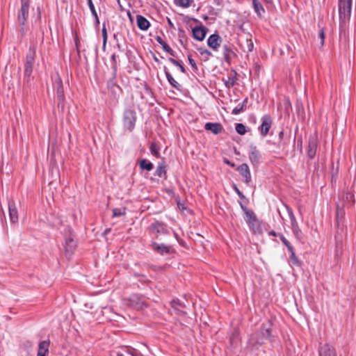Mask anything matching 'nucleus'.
Here are the masks:
<instances>
[{"instance_id":"f257e3e1","label":"nucleus","mask_w":356,"mask_h":356,"mask_svg":"<svg viewBox=\"0 0 356 356\" xmlns=\"http://www.w3.org/2000/svg\"><path fill=\"white\" fill-rule=\"evenodd\" d=\"M29 8L30 0H21V7L18 10L17 18L18 32L21 37H23L28 30L26 21L29 17Z\"/></svg>"},{"instance_id":"f03ea898","label":"nucleus","mask_w":356,"mask_h":356,"mask_svg":"<svg viewBox=\"0 0 356 356\" xmlns=\"http://www.w3.org/2000/svg\"><path fill=\"white\" fill-rule=\"evenodd\" d=\"M339 26L345 30L349 24L351 15L352 0H339Z\"/></svg>"},{"instance_id":"7ed1b4c3","label":"nucleus","mask_w":356,"mask_h":356,"mask_svg":"<svg viewBox=\"0 0 356 356\" xmlns=\"http://www.w3.org/2000/svg\"><path fill=\"white\" fill-rule=\"evenodd\" d=\"M270 329L262 325L259 331L253 333L250 339L249 343L252 346L261 345L264 343V341L270 337Z\"/></svg>"},{"instance_id":"20e7f679","label":"nucleus","mask_w":356,"mask_h":356,"mask_svg":"<svg viewBox=\"0 0 356 356\" xmlns=\"http://www.w3.org/2000/svg\"><path fill=\"white\" fill-rule=\"evenodd\" d=\"M36 54V45L32 44L29 47V52L26 56V62L24 65V77L27 81H29L30 77L33 72V65L35 60Z\"/></svg>"},{"instance_id":"39448f33","label":"nucleus","mask_w":356,"mask_h":356,"mask_svg":"<svg viewBox=\"0 0 356 356\" xmlns=\"http://www.w3.org/2000/svg\"><path fill=\"white\" fill-rule=\"evenodd\" d=\"M136 121V113L134 110L127 109L123 115V126L129 130L132 131L134 129Z\"/></svg>"},{"instance_id":"423d86ee","label":"nucleus","mask_w":356,"mask_h":356,"mask_svg":"<svg viewBox=\"0 0 356 356\" xmlns=\"http://www.w3.org/2000/svg\"><path fill=\"white\" fill-rule=\"evenodd\" d=\"M248 158L250 159L251 164L253 166H257L259 164L261 159V154L256 146H250Z\"/></svg>"},{"instance_id":"0eeeda50","label":"nucleus","mask_w":356,"mask_h":356,"mask_svg":"<svg viewBox=\"0 0 356 356\" xmlns=\"http://www.w3.org/2000/svg\"><path fill=\"white\" fill-rule=\"evenodd\" d=\"M273 120L269 115H265L261 118V124L259 127L260 133L263 136H266L271 127Z\"/></svg>"},{"instance_id":"6e6552de","label":"nucleus","mask_w":356,"mask_h":356,"mask_svg":"<svg viewBox=\"0 0 356 356\" xmlns=\"http://www.w3.org/2000/svg\"><path fill=\"white\" fill-rule=\"evenodd\" d=\"M221 42V37L216 33L211 35L207 39V45L215 51L218 50Z\"/></svg>"},{"instance_id":"1a4fd4ad","label":"nucleus","mask_w":356,"mask_h":356,"mask_svg":"<svg viewBox=\"0 0 356 356\" xmlns=\"http://www.w3.org/2000/svg\"><path fill=\"white\" fill-rule=\"evenodd\" d=\"M236 170L244 178V182L249 184L252 180L250 170L248 164L243 163L237 167Z\"/></svg>"},{"instance_id":"9d476101","label":"nucleus","mask_w":356,"mask_h":356,"mask_svg":"<svg viewBox=\"0 0 356 356\" xmlns=\"http://www.w3.org/2000/svg\"><path fill=\"white\" fill-rule=\"evenodd\" d=\"M8 211L10 222L15 224L18 222L19 216L16 204L13 200L8 201Z\"/></svg>"},{"instance_id":"9b49d317","label":"nucleus","mask_w":356,"mask_h":356,"mask_svg":"<svg viewBox=\"0 0 356 356\" xmlns=\"http://www.w3.org/2000/svg\"><path fill=\"white\" fill-rule=\"evenodd\" d=\"M318 146V140L316 136H311L309 138L307 156L310 159H313L316 153Z\"/></svg>"},{"instance_id":"f8f14e48","label":"nucleus","mask_w":356,"mask_h":356,"mask_svg":"<svg viewBox=\"0 0 356 356\" xmlns=\"http://www.w3.org/2000/svg\"><path fill=\"white\" fill-rule=\"evenodd\" d=\"M240 206L242 210L244 211L245 214V221L249 225L250 227L253 226L257 221V217L253 211L249 210L245 206H244L242 203H240Z\"/></svg>"},{"instance_id":"ddd939ff","label":"nucleus","mask_w":356,"mask_h":356,"mask_svg":"<svg viewBox=\"0 0 356 356\" xmlns=\"http://www.w3.org/2000/svg\"><path fill=\"white\" fill-rule=\"evenodd\" d=\"M204 129L217 135L222 131L223 127L218 122H207L204 125Z\"/></svg>"},{"instance_id":"4468645a","label":"nucleus","mask_w":356,"mask_h":356,"mask_svg":"<svg viewBox=\"0 0 356 356\" xmlns=\"http://www.w3.org/2000/svg\"><path fill=\"white\" fill-rule=\"evenodd\" d=\"M192 33L195 40L202 41L204 39L207 31L206 29L203 26H196L192 29Z\"/></svg>"},{"instance_id":"2eb2a0df","label":"nucleus","mask_w":356,"mask_h":356,"mask_svg":"<svg viewBox=\"0 0 356 356\" xmlns=\"http://www.w3.org/2000/svg\"><path fill=\"white\" fill-rule=\"evenodd\" d=\"M320 356H337L334 348L329 344L322 345L319 348Z\"/></svg>"},{"instance_id":"dca6fc26","label":"nucleus","mask_w":356,"mask_h":356,"mask_svg":"<svg viewBox=\"0 0 356 356\" xmlns=\"http://www.w3.org/2000/svg\"><path fill=\"white\" fill-rule=\"evenodd\" d=\"M222 50L224 58L227 62H230V60L236 56V54L232 49V44H224Z\"/></svg>"},{"instance_id":"f3484780","label":"nucleus","mask_w":356,"mask_h":356,"mask_svg":"<svg viewBox=\"0 0 356 356\" xmlns=\"http://www.w3.org/2000/svg\"><path fill=\"white\" fill-rule=\"evenodd\" d=\"M55 86L58 100L60 102H63L65 99V94L63 83L60 77H58V79L55 80Z\"/></svg>"},{"instance_id":"a211bd4d","label":"nucleus","mask_w":356,"mask_h":356,"mask_svg":"<svg viewBox=\"0 0 356 356\" xmlns=\"http://www.w3.org/2000/svg\"><path fill=\"white\" fill-rule=\"evenodd\" d=\"M223 82L228 88L233 87L236 84V76L235 72H229L226 77L223 78Z\"/></svg>"},{"instance_id":"6ab92c4d","label":"nucleus","mask_w":356,"mask_h":356,"mask_svg":"<svg viewBox=\"0 0 356 356\" xmlns=\"http://www.w3.org/2000/svg\"><path fill=\"white\" fill-rule=\"evenodd\" d=\"M136 23L138 27L143 31H146L150 26L149 22L143 16L138 15L136 16Z\"/></svg>"},{"instance_id":"aec40b11","label":"nucleus","mask_w":356,"mask_h":356,"mask_svg":"<svg viewBox=\"0 0 356 356\" xmlns=\"http://www.w3.org/2000/svg\"><path fill=\"white\" fill-rule=\"evenodd\" d=\"M152 248L161 254H168L170 252V247L165 244L152 243Z\"/></svg>"},{"instance_id":"412c9836","label":"nucleus","mask_w":356,"mask_h":356,"mask_svg":"<svg viewBox=\"0 0 356 356\" xmlns=\"http://www.w3.org/2000/svg\"><path fill=\"white\" fill-rule=\"evenodd\" d=\"M49 341H42L40 342L37 356H47L49 353Z\"/></svg>"},{"instance_id":"4be33fe9","label":"nucleus","mask_w":356,"mask_h":356,"mask_svg":"<svg viewBox=\"0 0 356 356\" xmlns=\"http://www.w3.org/2000/svg\"><path fill=\"white\" fill-rule=\"evenodd\" d=\"M76 247V242L74 236L70 234L65 238V248L67 252H72Z\"/></svg>"},{"instance_id":"5701e85b","label":"nucleus","mask_w":356,"mask_h":356,"mask_svg":"<svg viewBox=\"0 0 356 356\" xmlns=\"http://www.w3.org/2000/svg\"><path fill=\"white\" fill-rule=\"evenodd\" d=\"M152 229L156 232L157 234H163L168 232V229L164 223L160 222H156L152 225Z\"/></svg>"},{"instance_id":"b1692460","label":"nucleus","mask_w":356,"mask_h":356,"mask_svg":"<svg viewBox=\"0 0 356 356\" xmlns=\"http://www.w3.org/2000/svg\"><path fill=\"white\" fill-rule=\"evenodd\" d=\"M172 307L177 312L178 314H185L184 311V305L180 302L179 300H172L170 302Z\"/></svg>"},{"instance_id":"393cba45","label":"nucleus","mask_w":356,"mask_h":356,"mask_svg":"<svg viewBox=\"0 0 356 356\" xmlns=\"http://www.w3.org/2000/svg\"><path fill=\"white\" fill-rule=\"evenodd\" d=\"M164 72L169 83L175 88H179V84L174 79L172 76L168 72L167 67H164Z\"/></svg>"},{"instance_id":"a878e982","label":"nucleus","mask_w":356,"mask_h":356,"mask_svg":"<svg viewBox=\"0 0 356 356\" xmlns=\"http://www.w3.org/2000/svg\"><path fill=\"white\" fill-rule=\"evenodd\" d=\"M156 41L162 46L163 49L166 52L169 53L171 56H174V51L170 48V47L165 43L161 37L157 36L156 37Z\"/></svg>"},{"instance_id":"bb28decb","label":"nucleus","mask_w":356,"mask_h":356,"mask_svg":"<svg viewBox=\"0 0 356 356\" xmlns=\"http://www.w3.org/2000/svg\"><path fill=\"white\" fill-rule=\"evenodd\" d=\"M140 167L142 170H146L150 171L153 169V164L148 161L147 159H143L140 161Z\"/></svg>"},{"instance_id":"cd10ccee","label":"nucleus","mask_w":356,"mask_h":356,"mask_svg":"<svg viewBox=\"0 0 356 356\" xmlns=\"http://www.w3.org/2000/svg\"><path fill=\"white\" fill-rule=\"evenodd\" d=\"M193 3V0H174V3L182 8H188Z\"/></svg>"},{"instance_id":"c85d7f7f","label":"nucleus","mask_w":356,"mask_h":356,"mask_svg":"<svg viewBox=\"0 0 356 356\" xmlns=\"http://www.w3.org/2000/svg\"><path fill=\"white\" fill-rule=\"evenodd\" d=\"M341 198L343 201L346 202L348 204H352L354 202V195L350 192L344 193Z\"/></svg>"},{"instance_id":"c756f323","label":"nucleus","mask_w":356,"mask_h":356,"mask_svg":"<svg viewBox=\"0 0 356 356\" xmlns=\"http://www.w3.org/2000/svg\"><path fill=\"white\" fill-rule=\"evenodd\" d=\"M253 6L255 12L261 16L262 13H264V9L260 2H259L257 0H252Z\"/></svg>"},{"instance_id":"7c9ffc66","label":"nucleus","mask_w":356,"mask_h":356,"mask_svg":"<svg viewBox=\"0 0 356 356\" xmlns=\"http://www.w3.org/2000/svg\"><path fill=\"white\" fill-rule=\"evenodd\" d=\"M292 231L297 239L300 240L302 238V233L298 225H292Z\"/></svg>"},{"instance_id":"2f4dec72","label":"nucleus","mask_w":356,"mask_h":356,"mask_svg":"<svg viewBox=\"0 0 356 356\" xmlns=\"http://www.w3.org/2000/svg\"><path fill=\"white\" fill-rule=\"evenodd\" d=\"M156 175L159 177H164L166 176L165 167L162 165H159L156 170Z\"/></svg>"},{"instance_id":"473e14b6","label":"nucleus","mask_w":356,"mask_h":356,"mask_svg":"<svg viewBox=\"0 0 356 356\" xmlns=\"http://www.w3.org/2000/svg\"><path fill=\"white\" fill-rule=\"evenodd\" d=\"M235 129L236 132L240 135H244L247 131L245 126L242 123H237Z\"/></svg>"},{"instance_id":"72a5a7b5","label":"nucleus","mask_w":356,"mask_h":356,"mask_svg":"<svg viewBox=\"0 0 356 356\" xmlns=\"http://www.w3.org/2000/svg\"><path fill=\"white\" fill-rule=\"evenodd\" d=\"M168 60L172 63L174 65L178 67V68L180 69L181 72L182 73H185L186 72V69L185 67L177 60H176L175 59L172 58H169Z\"/></svg>"},{"instance_id":"f704fd0d","label":"nucleus","mask_w":356,"mask_h":356,"mask_svg":"<svg viewBox=\"0 0 356 356\" xmlns=\"http://www.w3.org/2000/svg\"><path fill=\"white\" fill-rule=\"evenodd\" d=\"M149 149L151 153L156 156V158H159L160 156V153L159 151V149L157 147V145L155 143H152L149 147Z\"/></svg>"},{"instance_id":"c9c22d12","label":"nucleus","mask_w":356,"mask_h":356,"mask_svg":"<svg viewBox=\"0 0 356 356\" xmlns=\"http://www.w3.org/2000/svg\"><path fill=\"white\" fill-rule=\"evenodd\" d=\"M244 48L246 49V51L248 52H250L253 50L254 48V44L251 39H246L245 40V46Z\"/></svg>"},{"instance_id":"e433bc0d","label":"nucleus","mask_w":356,"mask_h":356,"mask_svg":"<svg viewBox=\"0 0 356 356\" xmlns=\"http://www.w3.org/2000/svg\"><path fill=\"white\" fill-rule=\"evenodd\" d=\"M279 237H280V240L282 241V242L284 244V245H286L288 250H291L292 245L289 242V241L282 234H280Z\"/></svg>"},{"instance_id":"4c0bfd02","label":"nucleus","mask_w":356,"mask_h":356,"mask_svg":"<svg viewBox=\"0 0 356 356\" xmlns=\"http://www.w3.org/2000/svg\"><path fill=\"white\" fill-rule=\"evenodd\" d=\"M88 6H89V8H90V10L92 14V15L97 19H98V16H97V13L95 10V6H94V4L92 1V0H88Z\"/></svg>"},{"instance_id":"58836bf2","label":"nucleus","mask_w":356,"mask_h":356,"mask_svg":"<svg viewBox=\"0 0 356 356\" xmlns=\"http://www.w3.org/2000/svg\"><path fill=\"white\" fill-rule=\"evenodd\" d=\"M188 62H189V64L191 65L193 70L196 72L197 71V66L195 63V61L194 60V59L192 58V57L191 56H188Z\"/></svg>"},{"instance_id":"ea45409f","label":"nucleus","mask_w":356,"mask_h":356,"mask_svg":"<svg viewBox=\"0 0 356 356\" xmlns=\"http://www.w3.org/2000/svg\"><path fill=\"white\" fill-rule=\"evenodd\" d=\"M288 212H289V217H290L291 226L292 225H298V222L296 221V219L295 218V216H294L292 210L291 209H288Z\"/></svg>"},{"instance_id":"a19ab883","label":"nucleus","mask_w":356,"mask_h":356,"mask_svg":"<svg viewBox=\"0 0 356 356\" xmlns=\"http://www.w3.org/2000/svg\"><path fill=\"white\" fill-rule=\"evenodd\" d=\"M125 213L121 209H114L113 210V217H119L123 216Z\"/></svg>"},{"instance_id":"79ce46f5","label":"nucleus","mask_w":356,"mask_h":356,"mask_svg":"<svg viewBox=\"0 0 356 356\" xmlns=\"http://www.w3.org/2000/svg\"><path fill=\"white\" fill-rule=\"evenodd\" d=\"M102 33V37H103V46L105 47L106 42H107V31L105 28V26H103Z\"/></svg>"},{"instance_id":"37998d69","label":"nucleus","mask_w":356,"mask_h":356,"mask_svg":"<svg viewBox=\"0 0 356 356\" xmlns=\"http://www.w3.org/2000/svg\"><path fill=\"white\" fill-rule=\"evenodd\" d=\"M289 252L291 253V256H290L291 259L293 261L294 264H298V258L296 256V254H295L294 249H293V246L291 247V250H289Z\"/></svg>"},{"instance_id":"c03bdc74","label":"nucleus","mask_w":356,"mask_h":356,"mask_svg":"<svg viewBox=\"0 0 356 356\" xmlns=\"http://www.w3.org/2000/svg\"><path fill=\"white\" fill-rule=\"evenodd\" d=\"M319 38H321V43L323 45L324 44V40H325V33L324 30L322 29L319 31Z\"/></svg>"},{"instance_id":"a18cd8bd","label":"nucleus","mask_w":356,"mask_h":356,"mask_svg":"<svg viewBox=\"0 0 356 356\" xmlns=\"http://www.w3.org/2000/svg\"><path fill=\"white\" fill-rule=\"evenodd\" d=\"M243 105H242L240 107H236L233 109L232 113L234 115H238L243 111Z\"/></svg>"},{"instance_id":"49530a36","label":"nucleus","mask_w":356,"mask_h":356,"mask_svg":"<svg viewBox=\"0 0 356 356\" xmlns=\"http://www.w3.org/2000/svg\"><path fill=\"white\" fill-rule=\"evenodd\" d=\"M235 191L236 192V193L238 194V195L241 197V198H245V196L243 195V194L238 190V188L235 187Z\"/></svg>"},{"instance_id":"de8ad7c7","label":"nucleus","mask_w":356,"mask_h":356,"mask_svg":"<svg viewBox=\"0 0 356 356\" xmlns=\"http://www.w3.org/2000/svg\"><path fill=\"white\" fill-rule=\"evenodd\" d=\"M279 234H280L276 233L275 231H270L269 232V235L270 236H279Z\"/></svg>"},{"instance_id":"09e8293b","label":"nucleus","mask_w":356,"mask_h":356,"mask_svg":"<svg viewBox=\"0 0 356 356\" xmlns=\"http://www.w3.org/2000/svg\"><path fill=\"white\" fill-rule=\"evenodd\" d=\"M111 60L113 62V63H116V56L115 54H113L112 56H111Z\"/></svg>"},{"instance_id":"8fccbe9b","label":"nucleus","mask_w":356,"mask_h":356,"mask_svg":"<svg viewBox=\"0 0 356 356\" xmlns=\"http://www.w3.org/2000/svg\"><path fill=\"white\" fill-rule=\"evenodd\" d=\"M283 136H284V131H281L280 133H279V138L280 140H282L283 138Z\"/></svg>"},{"instance_id":"3c124183","label":"nucleus","mask_w":356,"mask_h":356,"mask_svg":"<svg viewBox=\"0 0 356 356\" xmlns=\"http://www.w3.org/2000/svg\"><path fill=\"white\" fill-rule=\"evenodd\" d=\"M168 24H169V25H170L171 27H173V26H174V25H173V24L172 23V22L170 21V19H168Z\"/></svg>"},{"instance_id":"603ef678","label":"nucleus","mask_w":356,"mask_h":356,"mask_svg":"<svg viewBox=\"0 0 356 356\" xmlns=\"http://www.w3.org/2000/svg\"><path fill=\"white\" fill-rule=\"evenodd\" d=\"M116 356H125V355L122 353H117Z\"/></svg>"},{"instance_id":"864d4df0","label":"nucleus","mask_w":356,"mask_h":356,"mask_svg":"<svg viewBox=\"0 0 356 356\" xmlns=\"http://www.w3.org/2000/svg\"><path fill=\"white\" fill-rule=\"evenodd\" d=\"M227 163L228 164H229L231 166H234V164H231V163H230V162H229V161H227Z\"/></svg>"},{"instance_id":"5fc2aeb1","label":"nucleus","mask_w":356,"mask_h":356,"mask_svg":"<svg viewBox=\"0 0 356 356\" xmlns=\"http://www.w3.org/2000/svg\"><path fill=\"white\" fill-rule=\"evenodd\" d=\"M127 353H128L129 354L133 355L132 352H131V351H130V350H127Z\"/></svg>"},{"instance_id":"6e6d98bb","label":"nucleus","mask_w":356,"mask_h":356,"mask_svg":"<svg viewBox=\"0 0 356 356\" xmlns=\"http://www.w3.org/2000/svg\"><path fill=\"white\" fill-rule=\"evenodd\" d=\"M205 53L208 54H210V53L209 52V51L206 50L205 51Z\"/></svg>"}]
</instances>
